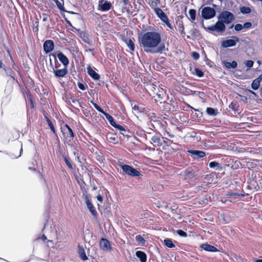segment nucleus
Segmentation results:
<instances>
[{"label":"nucleus","instance_id":"603ef678","mask_svg":"<svg viewBox=\"0 0 262 262\" xmlns=\"http://www.w3.org/2000/svg\"><path fill=\"white\" fill-rule=\"evenodd\" d=\"M0 68H3L5 70H6L5 68V66H4L3 62L0 60Z\"/></svg>","mask_w":262,"mask_h":262},{"label":"nucleus","instance_id":"5701e85b","mask_svg":"<svg viewBox=\"0 0 262 262\" xmlns=\"http://www.w3.org/2000/svg\"><path fill=\"white\" fill-rule=\"evenodd\" d=\"M164 243L165 246L168 248H172L174 247V245L172 243V242L170 239H166L164 241Z\"/></svg>","mask_w":262,"mask_h":262},{"label":"nucleus","instance_id":"4d7b16f0","mask_svg":"<svg viewBox=\"0 0 262 262\" xmlns=\"http://www.w3.org/2000/svg\"><path fill=\"white\" fill-rule=\"evenodd\" d=\"M124 5H126L128 3V0H123Z\"/></svg>","mask_w":262,"mask_h":262},{"label":"nucleus","instance_id":"f3484780","mask_svg":"<svg viewBox=\"0 0 262 262\" xmlns=\"http://www.w3.org/2000/svg\"><path fill=\"white\" fill-rule=\"evenodd\" d=\"M78 254L80 257L83 260H85L88 259L84 248L81 246H78Z\"/></svg>","mask_w":262,"mask_h":262},{"label":"nucleus","instance_id":"c9c22d12","mask_svg":"<svg viewBox=\"0 0 262 262\" xmlns=\"http://www.w3.org/2000/svg\"><path fill=\"white\" fill-rule=\"evenodd\" d=\"M243 28V26L241 24H237L234 26V29L236 31H241Z\"/></svg>","mask_w":262,"mask_h":262},{"label":"nucleus","instance_id":"a878e982","mask_svg":"<svg viewBox=\"0 0 262 262\" xmlns=\"http://www.w3.org/2000/svg\"><path fill=\"white\" fill-rule=\"evenodd\" d=\"M155 12L159 18L165 14L163 11L159 8H155Z\"/></svg>","mask_w":262,"mask_h":262},{"label":"nucleus","instance_id":"bf43d9fd","mask_svg":"<svg viewBox=\"0 0 262 262\" xmlns=\"http://www.w3.org/2000/svg\"><path fill=\"white\" fill-rule=\"evenodd\" d=\"M257 79H259V80H260V81L262 80V74H261V75H260L258 77V78Z\"/></svg>","mask_w":262,"mask_h":262},{"label":"nucleus","instance_id":"58836bf2","mask_svg":"<svg viewBox=\"0 0 262 262\" xmlns=\"http://www.w3.org/2000/svg\"><path fill=\"white\" fill-rule=\"evenodd\" d=\"M237 104V102L235 101H233L229 105V107L232 108V110H235V107Z\"/></svg>","mask_w":262,"mask_h":262},{"label":"nucleus","instance_id":"79ce46f5","mask_svg":"<svg viewBox=\"0 0 262 262\" xmlns=\"http://www.w3.org/2000/svg\"><path fill=\"white\" fill-rule=\"evenodd\" d=\"M77 85H78V88H79L80 90H82V91H84V90H85V86H84V84H82V83L78 82V84H77Z\"/></svg>","mask_w":262,"mask_h":262},{"label":"nucleus","instance_id":"72a5a7b5","mask_svg":"<svg viewBox=\"0 0 262 262\" xmlns=\"http://www.w3.org/2000/svg\"><path fill=\"white\" fill-rule=\"evenodd\" d=\"M191 56L194 60H198L200 57L199 54L195 52H193L192 53Z\"/></svg>","mask_w":262,"mask_h":262},{"label":"nucleus","instance_id":"680f3d73","mask_svg":"<svg viewBox=\"0 0 262 262\" xmlns=\"http://www.w3.org/2000/svg\"><path fill=\"white\" fill-rule=\"evenodd\" d=\"M259 183L261 186L262 187V178L260 180Z\"/></svg>","mask_w":262,"mask_h":262},{"label":"nucleus","instance_id":"20e7f679","mask_svg":"<svg viewBox=\"0 0 262 262\" xmlns=\"http://www.w3.org/2000/svg\"><path fill=\"white\" fill-rule=\"evenodd\" d=\"M113 8L111 2L107 0H98V10L102 12L108 11Z\"/></svg>","mask_w":262,"mask_h":262},{"label":"nucleus","instance_id":"473e14b6","mask_svg":"<svg viewBox=\"0 0 262 262\" xmlns=\"http://www.w3.org/2000/svg\"><path fill=\"white\" fill-rule=\"evenodd\" d=\"M177 232L178 235L182 237H186L187 234L184 231H182V230H178L177 231Z\"/></svg>","mask_w":262,"mask_h":262},{"label":"nucleus","instance_id":"e433bc0d","mask_svg":"<svg viewBox=\"0 0 262 262\" xmlns=\"http://www.w3.org/2000/svg\"><path fill=\"white\" fill-rule=\"evenodd\" d=\"M107 120L111 124H112L115 121L114 120V118L112 116H105Z\"/></svg>","mask_w":262,"mask_h":262},{"label":"nucleus","instance_id":"6e6552de","mask_svg":"<svg viewBox=\"0 0 262 262\" xmlns=\"http://www.w3.org/2000/svg\"><path fill=\"white\" fill-rule=\"evenodd\" d=\"M100 247L101 249L105 252H110L112 247L110 242L105 238H102L100 242Z\"/></svg>","mask_w":262,"mask_h":262},{"label":"nucleus","instance_id":"f03ea898","mask_svg":"<svg viewBox=\"0 0 262 262\" xmlns=\"http://www.w3.org/2000/svg\"><path fill=\"white\" fill-rule=\"evenodd\" d=\"M234 19L235 16L233 14L228 11H223L218 16V19L226 24H230Z\"/></svg>","mask_w":262,"mask_h":262},{"label":"nucleus","instance_id":"3c124183","mask_svg":"<svg viewBox=\"0 0 262 262\" xmlns=\"http://www.w3.org/2000/svg\"><path fill=\"white\" fill-rule=\"evenodd\" d=\"M166 24V25H167V26L171 29H173V28H172V26H171V25L170 24L169 21V20H167V21H166V23H165Z\"/></svg>","mask_w":262,"mask_h":262},{"label":"nucleus","instance_id":"9b49d317","mask_svg":"<svg viewBox=\"0 0 262 262\" xmlns=\"http://www.w3.org/2000/svg\"><path fill=\"white\" fill-rule=\"evenodd\" d=\"M200 248L208 252H215L220 251V250H219L215 247L210 245L207 243L203 244L201 245Z\"/></svg>","mask_w":262,"mask_h":262},{"label":"nucleus","instance_id":"8fccbe9b","mask_svg":"<svg viewBox=\"0 0 262 262\" xmlns=\"http://www.w3.org/2000/svg\"><path fill=\"white\" fill-rule=\"evenodd\" d=\"M97 199L99 202H102L103 201V197L100 194H99L97 196Z\"/></svg>","mask_w":262,"mask_h":262},{"label":"nucleus","instance_id":"09e8293b","mask_svg":"<svg viewBox=\"0 0 262 262\" xmlns=\"http://www.w3.org/2000/svg\"><path fill=\"white\" fill-rule=\"evenodd\" d=\"M42 20L43 21H46L48 20V16L46 13H43L42 14Z\"/></svg>","mask_w":262,"mask_h":262},{"label":"nucleus","instance_id":"4468645a","mask_svg":"<svg viewBox=\"0 0 262 262\" xmlns=\"http://www.w3.org/2000/svg\"><path fill=\"white\" fill-rule=\"evenodd\" d=\"M57 58L62 64L67 67L69 63L68 58L61 52H59L57 55Z\"/></svg>","mask_w":262,"mask_h":262},{"label":"nucleus","instance_id":"7c9ffc66","mask_svg":"<svg viewBox=\"0 0 262 262\" xmlns=\"http://www.w3.org/2000/svg\"><path fill=\"white\" fill-rule=\"evenodd\" d=\"M195 73L199 77H202L204 75L203 72L199 69H195Z\"/></svg>","mask_w":262,"mask_h":262},{"label":"nucleus","instance_id":"37998d69","mask_svg":"<svg viewBox=\"0 0 262 262\" xmlns=\"http://www.w3.org/2000/svg\"><path fill=\"white\" fill-rule=\"evenodd\" d=\"M64 161L66 163V164L67 165V166L71 169H72L73 167H72V164H71V163L68 161V160L67 159V158H64Z\"/></svg>","mask_w":262,"mask_h":262},{"label":"nucleus","instance_id":"de8ad7c7","mask_svg":"<svg viewBox=\"0 0 262 262\" xmlns=\"http://www.w3.org/2000/svg\"><path fill=\"white\" fill-rule=\"evenodd\" d=\"M152 141L155 143H159L160 139L157 137H153L152 138Z\"/></svg>","mask_w":262,"mask_h":262},{"label":"nucleus","instance_id":"6e6d98bb","mask_svg":"<svg viewBox=\"0 0 262 262\" xmlns=\"http://www.w3.org/2000/svg\"><path fill=\"white\" fill-rule=\"evenodd\" d=\"M254 262H262V259H254Z\"/></svg>","mask_w":262,"mask_h":262},{"label":"nucleus","instance_id":"7ed1b4c3","mask_svg":"<svg viewBox=\"0 0 262 262\" xmlns=\"http://www.w3.org/2000/svg\"><path fill=\"white\" fill-rule=\"evenodd\" d=\"M204 28L206 30L212 31H216L219 33H223L225 32L226 30L225 24L220 19H218V21L214 25L208 27L207 28L204 27Z\"/></svg>","mask_w":262,"mask_h":262},{"label":"nucleus","instance_id":"412c9836","mask_svg":"<svg viewBox=\"0 0 262 262\" xmlns=\"http://www.w3.org/2000/svg\"><path fill=\"white\" fill-rule=\"evenodd\" d=\"M259 85L260 80L258 79H256L252 82L251 87L254 90H256L258 89Z\"/></svg>","mask_w":262,"mask_h":262},{"label":"nucleus","instance_id":"f704fd0d","mask_svg":"<svg viewBox=\"0 0 262 262\" xmlns=\"http://www.w3.org/2000/svg\"><path fill=\"white\" fill-rule=\"evenodd\" d=\"M66 127H67V128L68 129L69 133L70 135V137L71 138H73L74 137V133H73V132L72 131V129L67 124H66Z\"/></svg>","mask_w":262,"mask_h":262},{"label":"nucleus","instance_id":"864d4df0","mask_svg":"<svg viewBox=\"0 0 262 262\" xmlns=\"http://www.w3.org/2000/svg\"><path fill=\"white\" fill-rule=\"evenodd\" d=\"M56 4H57V5L59 9H61V7H62V6H61V4H60V3H59V2H58L57 3H56Z\"/></svg>","mask_w":262,"mask_h":262},{"label":"nucleus","instance_id":"13d9d810","mask_svg":"<svg viewBox=\"0 0 262 262\" xmlns=\"http://www.w3.org/2000/svg\"><path fill=\"white\" fill-rule=\"evenodd\" d=\"M112 126H113L114 127H115L118 124L116 123L115 122H114L112 124H111Z\"/></svg>","mask_w":262,"mask_h":262},{"label":"nucleus","instance_id":"ea45409f","mask_svg":"<svg viewBox=\"0 0 262 262\" xmlns=\"http://www.w3.org/2000/svg\"><path fill=\"white\" fill-rule=\"evenodd\" d=\"M160 18L164 23H166V21H167V20H169L168 17L165 14H164V15L161 16Z\"/></svg>","mask_w":262,"mask_h":262},{"label":"nucleus","instance_id":"a19ab883","mask_svg":"<svg viewBox=\"0 0 262 262\" xmlns=\"http://www.w3.org/2000/svg\"><path fill=\"white\" fill-rule=\"evenodd\" d=\"M160 18L164 23H166V21H167V20H169L168 17L165 14H164V15L161 16Z\"/></svg>","mask_w":262,"mask_h":262},{"label":"nucleus","instance_id":"aec40b11","mask_svg":"<svg viewBox=\"0 0 262 262\" xmlns=\"http://www.w3.org/2000/svg\"><path fill=\"white\" fill-rule=\"evenodd\" d=\"M209 167L211 168H213L215 170H219L221 168V167L219 163L215 161L211 162L209 164Z\"/></svg>","mask_w":262,"mask_h":262},{"label":"nucleus","instance_id":"2eb2a0df","mask_svg":"<svg viewBox=\"0 0 262 262\" xmlns=\"http://www.w3.org/2000/svg\"><path fill=\"white\" fill-rule=\"evenodd\" d=\"M84 199L85 201V203L86 204L87 207L89 209V210L91 211V212L93 214L95 215L96 213V211L94 207L92 205V204L91 203V202L89 201L88 196L87 195H85Z\"/></svg>","mask_w":262,"mask_h":262},{"label":"nucleus","instance_id":"0e129e2a","mask_svg":"<svg viewBox=\"0 0 262 262\" xmlns=\"http://www.w3.org/2000/svg\"><path fill=\"white\" fill-rule=\"evenodd\" d=\"M68 23L70 24V25L71 26V23L70 21H68Z\"/></svg>","mask_w":262,"mask_h":262},{"label":"nucleus","instance_id":"a211bd4d","mask_svg":"<svg viewBox=\"0 0 262 262\" xmlns=\"http://www.w3.org/2000/svg\"><path fill=\"white\" fill-rule=\"evenodd\" d=\"M136 255L141 262H146V255L145 253L138 251L136 252Z\"/></svg>","mask_w":262,"mask_h":262},{"label":"nucleus","instance_id":"dca6fc26","mask_svg":"<svg viewBox=\"0 0 262 262\" xmlns=\"http://www.w3.org/2000/svg\"><path fill=\"white\" fill-rule=\"evenodd\" d=\"M188 152L193 156L194 158H203L206 154L204 151L200 150H189Z\"/></svg>","mask_w":262,"mask_h":262},{"label":"nucleus","instance_id":"cd10ccee","mask_svg":"<svg viewBox=\"0 0 262 262\" xmlns=\"http://www.w3.org/2000/svg\"><path fill=\"white\" fill-rule=\"evenodd\" d=\"M136 241L140 244L143 245L145 243L144 239L140 235H138L136 236Z\"/></svg>","mask_w":262,"mask_h":262},{"label":"nucleus","instance_id":"bb28decb","mask_svg":"<svg viewBox=\"0 0 262 262\" xmlns=\"http://www.w3.org/2000/svg\"><path fill=\"white\" fill-rule=\"evenodd\" d=\"M241 11L243 14H247L251 12V9L249 7H243L241 8Z\"/></svg>","mask_w":262,"mask_h":262},{"label":"nucleus","instance_id":"423d86ee","mask_svg":"<svg viewBox=\"0 0 262 262\" xmlns=\"http://www.w3.org/2000/svg\"><path fill=\"white\" fill-rule=\"evenodd\" d=\"M122 169L126 174L132 177H137L140 174L139 171L128 165H122Z\"/></svg>","mask_w":262,"mask_h":262},{"label":"nucleus","instance_id":"5fc2aeb1","mask_svg":"<svg viewBox=\"0 0 262 262\" xmlns=\"http://www.w3.org/2000/svg\"><path fill=\"white\" fill-rule=\"evenodd\" d=\"M41 239L43 241H45L47 239V237L45 235H43L41 237Z\"/></svg>","mask_w":262,"mask_h":262},{"label":"nucleus","instance_id":"f257e3e1","mask_svg":"<svg viewBox=\"0 0 262 262\" xmlns=\"http://www.w3.org/2000/svg\"><path fill=\"white\" fill-rule=\"evenodd\" d=\"M161 35L157 31H147L139 36V43L147 53H161L165 49L164 43L161 45Z\"/></svg>","mask_w":262,"mask_h":262},{"label":"nucleus","instance_id":"6ab92c4d","mask_svg":"<svg viewBox=\"0 0 262 262\" xmlns=\"http://www.w3.org/2000/svg\"><path fill=\"white\" fill-rule=\"evenodd\" d=\"M224 64L226 66V67L228 69H231V68L234 69L237 66V63L235 61H233L231 62H230L228 61H225L224 62Z\"/></svg>","mask_w":262,"mask_h":262},{"label":"nucleus","instance_id":"ddd939ff","mask_svg":"<svg viewBox=\"0 0 262 262\" xmlns=\"http://www.w3.org/2000/svg\"><path fill=\"white\" fill-rule=\"evenodd\" d=\"M87 72L88 74L95 80H98L100 79V75L97 73L94 70L92 69L90 66L87 68Z\"/></svg>","mask_w":262,"mask_h":262},{"label":"nucleus","instance_id":"393cba45","mask_svg":"<svg viewBox=\"0 0 262 262\" xmlns=\"http://www.w3.org/2000/svg\"><path fill=\"white\" fill-rule=\"evenodd\" d=\"M189 14L192 21L195 19L196 11L194 9H190L189 11Z\"/></svg>","mask_w":262,"mask_h":262},{"label":"nucleus","instance_id":"49530a36","mask_svg":"<svg viewBox=\"0 0 262 262\" xmlns=\"http://www.w3.org/2000/svg\"><path fill=\"white\" fill-rule=\"evenodd\" d=\"M27 96L28 99L30 101V103H31V104L32 105V106L33 107V106L32 96L30 94H28L27 95Z\"/></svg>","mask_w":262,"mask_h":262},{"label":"nucleus","instance_id":"e2e57ef3","mask_svg":"<svg viewBox=\"0 0 262 262\" xmlns=\"http://www.w3.org/2000/svg\"><path fill=\"white\" fill-rule=\"evenodd\" d=\"M198 111H199L200 113H201L202 114L203 113L201 111H200L199 110H198Z\"/></svg>","mask_w":262,"mask_h":262},{"label":"nucleus","instance_id":"c85d7f7f","mask_svg":"<svg viewBox=\"0 0 262 262\" xmlns=\"http://www.w3.org/2000/svg\"><path fill=\"white\" fill-rule=\"evenodd\" d=\"M92 103H93L94 106L95 107V108L96 110H97L99 112L103 113V115H108V114L104 112L102 110V109L98 104H97L96 103H95L94 102H92Z\"/></svg>","mask_w":262,"mask_h":262},{"label":"nucleus","instance_id":"4c0bfd02","mask_svg":"<svg viewBox=\"0 0 262 262\" xmlns=\"http://www.w3.org/2000/svg\"><path fill=\"white\" fill-rule=\"evenodd\" d=\"M115 128H116V129H117L118 130H120V132H125V129H124V128L122 126H121V125H120L118 124V125L115 127Z\"/></svg>","mask_w":262,"mask_h":262},{"label":"nucleus","instance_id":"b1692460","mask_svg":"<svg viewBox=\"0 0 262 262\" xmlns=\"http://www.w3.org/2000/svg\"><path fill=\"white\" fill-rule=\"evenodd\" d=\"M126 44L131 51H134L135 50V45L134 42L131 39L127 40Z\"/></svg>","mask_w":262,"mask_h":262},{"label":"nucleus","instance_id":"c756f323","mask_svg":"<svg viewBox=\"0 0 262 262\" xmlns=\"http://www.w3.org/2000/svg\"><path fill=\"white\" fill-rule=\"evenodd\" d=\"M254 62L252 60H247L245 62V66L248 68H251L253 67Z\"/></svg>","mask_w":262,"mask_h":262},{"label":"nucleus","instance_id":"f8f14e48","mask_svg":"<svg viewBox=\"0 0 262 262\" xmlns=\"http://www.w3.org/2000/svg\"><path fill=\"white\" fill-rule=\"evenodd\" d=\"M53 72L54 73L56 77H63L67 74L68 70L66 67L62 69L59 70H55L54 69H53Z\"/></svg>","mask_w":262,"mask_h":262},{"label":"nucleus","instance_id":"c03bdc74","mask_svg":"<svg viewBox=\"0 0 262 262\" xmlns=\"http://www.w3.org/2000/svg\"><path fill=\"white\" fill-rule=\"evenodd\" d=\"M149 3L151 7L154 8V9L155 8H157L156 6H157V3L155 2L154 1H151L149 2Z\"/></svg>","mask_w":262,"mask_h":262},{"label":"nucleus","instance_id":"1a4fd4ad","mask_svg":"<svg viewBox=\"0 0 262 262\" xmlns=\"http://www.w3.org/2000/svg\"><path fill=\"white\" fill-rule=\"evenodd\" d=\"M54 48V42L52 40H47L43 43V50L46 54L51 52Z\"/></svg>","mask_w":262,"mask_h":262},{"label":"nucleus","instance_id":"0eeeda50","mask_svg":"<svg viewBox=\"0 0 262 262\" xmlns=\"http://www.w3.org/2000/svg\"><path fill=\"white\" fill-rule=\"evenodd\" d=\"M231 38V39L224 40L222 42V46L224 48H228L235 46L239 41V38L234 36H232Z\"/></svg>","mask_w":262,"mask_h":262},{"label":"nucleus","instance_id":"4be33fe9","mask_svg":"<svg viewBox=\"0 0 262 262\" xmlns=\"http://www.w3.org/2000/svg\"><path fill=\"white\" fill-rule=\"evenodd\" d=\"M45 118H46V120L51 130V131L54 133V134H55V128L54 127V125L53 124V123H52V122L51 121V120L47 117V116H46L45 117Z\"/></svg>","mask_w":262,"mask_h":262},{"label":"nucleus","instance_id":"9d476101","mask_svg":"<svg viewBox=\"0 0 262 262\" xmlns=\"http://www.w3.org/2000/svg\"><path fill=\"white\" fill-rule=\"evenodd\" d=\"M132 108L134 111V113H140L146 112V109L141 104L136 103H132Z\"/></svg>","mask_w":262,"mask_h":262},{"label":"nucleus","instance_id":"052dcab7","mask_svg":"<svg viewBox=\"0 0 262 262\" xmlns=\"http://www.w3.org/2000/svg\"><path fill=\"white\" fill-rule=\"evenodd\" d=\"M155 2L157 3V5L160 3V0H155Z\"/></svg>","mask_w":262,"mask_h":262},{"label":"nucleus","instance_id":"2f4dec72","mask_svg":"<svg viewBox=\"0 0 262 262\" xmlns=\"http://www.w3.org/2000/svg\"><path fill=\"white\" fill-rule=\"evenodd\" d=\"M206 112L208 115L215 114V110L211 107H208L206 110Z\"/></svg>","mask_w":262,"mask_h":262},{"label":"nucleus","instance_id":"39448f33","mask_svg":"<svg viewBox=\"0 0 262 262\" xmlns=\"http://www.w3.org/2000/svg\"><path fill=\"white\" fill-rule=\"evenodd\" d=\"M202 17L205 19H210L213 18L215 15V10L209 7H206L202 10Z\"/></svg>","mask_w":262,"mask_h":262},{"label":"nucleus","instance_id":"a18cd8bd","mask_svg":"<svg viewBox=\"0 0 262 262\" xmlns=\"http://www.w3.org/2000/svg\"><path fill=\"white\" fill-rule=\"evenodd\" d=\"M252 26V24L251 23H246L244 24V25L243 26V28H249L251 27Z\"/></svg>","mask_w":262,"mask_h":262}]
</instances>
